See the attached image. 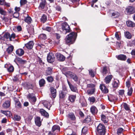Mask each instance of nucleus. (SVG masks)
<instances>
[{
	"label": "nucleus",
	"instance_id": "26",
	"mask_svg": "<svg viewBox=\"0 0 135 135\" xmlns=\"http://www.w3.org/2000/svg\"><path fill=\"white\" fill-rule=\"evenodd\" d=\"M76 97L75 95H70L69 97V100L72 103L74 102L76 98Z\"/></svg>",
	"mask_w": 135,
	"mask_h": 135
},
{
	"label": "nucleus",
	"instance_id": "28",
	"mask_svg": "<svg viewBox=\"0 0 135 135\" xmlns=\"http://www.w3.org/2000/svg\"><path fill=\"white\" fill-rule=\"evenodd\" d=\"M68 117L72 120L74 121L76 120V118L75 116L73 113H71L68 114Z\"/></svg>",
	"mask_w": 135,
	"mask_h": 135
},
{
	"label": "nucleus",
	"instance_id": "30",
	"mask_svg": "<svg viewBox=\"0 0 135 135\" xmlns=\"http://www.w3.org/2000/svg\"><path fill=\"white\" fill-rule=\"evenodd\" d=\"M118 82H117L115 81H114L112 84V86L113 88L117 89L119 86V82L118 80Z\"/></svg>",
	"mask_w": 135,
	"mask_h": 135
},
{
	"label": "nucleus",
	"instance_id": "13",
	"mask_svg": "<svg viewBox=\"0 0 135 135\" xmlns=\"http://www.w3.org/2000/svg\"><path fill=\"white\" fill-rule=\"evenodd\" d=\"M40 113L42 115L47 118H49V115L48 113L44 109H40Z\"/></svg>",
	"mask_w": 135,
	"mask_h": 135
},
{
	"label": "nucleus",
	"instance_id": "34",
	"mask_svg": "<svg viewBox=\"0 0 135 135\" xmlns=\"http://www.w3.org/2000/svg\"><path fill=\"white\" fill-rule=\"evenodd\" d=\"M1 112L2 113L4 114L7 117H10V115H11L10 111L8 110L4 111L1 110Z\"/></svg>",
	"mask_w": 135,
	"mask_h": 135
},
{
	"label": "nucleus",
	"instance_id": "59",
	"mask_svg": "<svg viewBox=\"0 0 135 135\" xmlns=\"http://www.w3.org/2000/svg\"><path fill=\"white\" fill-rule=\"evenodd\" d=\"M19 16V13L18 12H15L13 14V17L17 18Z\"/></svg>",
	"mask_w": 135,
	"mask_h": 135
},
{
	"label": "nucleus",
	"instance_id": "24",
	"mask_svg": "<svg viewBox=\"0 0 135 135\" xmlns=\"http://www.w3.org/2000/svg\"><path fill=\"white\" fill-rule=\"evenodd\" d=\"M56 57L60 61H63L65 59V57L63 55L60 54H57Z\"/></svg>",
	"mask_w": 135,
	"mask_h": 135
},
{
	"label": "nucleus",
	"instance_id": "16",
	"mask_svg": "<svg viewBox=\"0 0 135 135\" xmlns=\"http://www.w3.org/2000/svg\"><path fill=\"white\" fill-rule=\"evenodd\" d=\"M91 120V117L89 115L87 116L85 119L82 121L83 123L88 124L90 122Z\"/></svg>",
	"mask_w": 135,
	"mask_h": 135
},
{
	"label": "nucleus",
	"instance_id": "11",
	"mask_svg": "<svg viewBox=\"0 0 135 135\" xmlns=\"http://www.w3.org/2000/svg\"><path fill=\"white\" fill-rule=\"evenodd\" d=\"M67 82L71 90L73 92H76L77 91V88L76 86L72 84L68 80Z\"/></svg>",
	"mask_w": 135,
	"mask_h": 135
},
{
	"label": "nucleus",
	"instance_id": "33",
	"mask_svg": "<svg viewBox=\"0 0 135 135\" xmlns=\"http://www.w3.org/2000/svg\"><path fill=\"white\" fill-rule=\"evenodd\" d=\"M14 49V47L12 45H11L8 47L6 50L8 54H10L12 52Z\"/></svg>",
	"mask_w": 135,
	"mask_h": 135
},
{
	"label": "nucleus",
	"instance_id": "10",
	"mask_svg": "<svg viewBox=\"0 0 135 135\" xmlns=\"http://www.w3.org/2000/svg\"><path fill=\"white\" fill-rule=\"evenodd\" d=\"M100 88L102 92L104 94H107L108 93L109 90L105 85L103 84H101L100 86Z\"/></svg>",
	"mask_w": 135,
	"mask_h": 135
},
{
	"label": "nucleus",
	"instance_id": "51",
	"mask_svg": "<svg viewBox=\"0 0 135 135\" xmlns=\"http://www.w3.org/2000/svg\"><path fill=\"white\" fill-rule=\"evenodd\" d=\"M61 91L67 93L68 91L67 87L65 85L62 86V90Z\"/></svg>",
	"mask_w": 135,
	"mask_h": 135
},
{
	"label": "nucleus",
	"instance_id": "31",
	"mask_svg": "<svg viewBox=\"0 0 135 135\" xmlns=\"http://www.w3.org/2000/svg\"><path fill=\"white\" fill-rule=\"evenodd\" d=\"M60 127L57 125H55L53 126L52 128V131L54 132L55 131L57 130L58 131H60Z\"/></svg>",
	"mask_w": 135,
	"mask_h": 135
},
{
	"label": "nucleus",
	"instance_id": "17",
	"mask_svg": "<svg viewBox=\"0 0 135 135\" xmlns=\"http://www.w3.org/2000/svg\"><path fill=\"white\" fill-rule=\"evenodd\" d=\"M69 70L68 68L67 67H64L63 68L62 71V73L67 76L70 73L71 71H68Z\"/></svg>",
	"mask_w": 135,
	"mask_h": 135
},
{
	"label": "nucleus",
	"instance_id": "4",
	"mask_svg": "<svg viewBox=\"0 0 135 135\" xmlns=\"http://www.w3.org/2000/svg\"><path fill=\"white\" fill-rule=\"evenodd\" d=\"M27 98L31 102L35 103L37 100L35 95L33 93H29L27 96Z\"/></svg>",
	"mask_w": 135,
	"mask_h": 135
},
{
	"label": "nucleus",
	"instance_id": "14",
	"mask_svg": "<svg viewBox=\"0 0 135 135\" xmlns=\"http://www.w3.org/2000/svg\"><path fill=\"white\" fill-rule=\"evenodd\" d=\"M34 45V42L33 41H31L26 44V48L28 49H32Z\"/></svg>",
	"mask_w": 135,
	"mask_h": 135
},
{
	"label": "nucleus",
	"instance_id": "20",
	"mask_svg": "<svg viewBox=\"0 0 135 135\" xmlns=\"http://www.w3.org/2000/svg\"><path fill=\"white\" fill-rule=\"evenodd\" d=\"M117 58L118 60L123 61H125L127 58L126 56L124 54L118 55Z\"/></svg>",
	"mask_w": 135,
	"mask_h": 135
},
{
	"label": "nucleus",
	"instance_id": "43",
	"mask_svg": "<svg viewBox=\"0 0 135 135\" xmlns=\"http://www.w3.org/2000/svg\"><path fill=\"white\" fill-rule=\"evenodd\" d=\"M43 104L45 107L46 108L48 109L49 110L50 109V107L49 108V103L47 101L45 100L43 102Z\"/></svg>",
	"mask_w": 135,
	"mask_h": 135
},
{
	"label": "nucleus",
	"instance_id": "2",
	"mask_svg": "<svg viewBox=\"0 0 135 135\" xmlns=\"http://www.w3.org/2000/svg\"><path fill=\"white\" fill-rule=\"evenodd\" d=\"M106 132V129L104 125L100 123L96 128V133L98 135H104Z\"/></svg>",
	"mask_w": 135,
	"mask_h": 135
},
{
	"label": "nucleus",
	"instance_id": "64",
	"mask_svg": "<svg viewBox=\"0 0 135 135\" xmlns=\"http://www.w3.org/2000/svg\"><path fill=\"white\" fill-rule=\"evenodd\" d=\"M43 30H44L47 31L49 32H50L51 30V28L50 27H47Z\"/></svg>",
	"mask_w": 135,
	"mask_h": 135
},
{
	"label": "nucleus",
	"instance_id": "57",
	"mask_svg": "<svg viewBox=\"0 0 135 135\" xmlns=\"http://www.w3.org/2000/svg\"><path fill=\"white\" fill-rule=\"evenodd\" d=\"M14 118L15 120L19 121L21 119V117L17 115H15Z\"/></svg>",
	"mask_w": 135,
	"mask_h": 135
},
{
	"label": "nucleus",
	"instance_id": "23",
	"mask_svg": "<svg viewBox=\"0 0 135 135\" xmlns=\"http://www.w3.org/2000/svg\"><path fill=\"white\" fill-rule=\"evenodd\" d=\"M67 93L61 90L59 92V97L60 99H63L65 98Z\"/></svg>",
	"mask_w": 135,
	"mask_h": 135
},
{
	"label": "nucleus",
	"instance_id": "40",
	"mask_svg": "<svg viewBox=\"0 0 135 135\" xmlns=\"http://www.w3.org/2000/svg\"><path fill=\"white\" fill-rule=\"evenodd\" d=\"M119 15V13L117 11L113 12L112 14V17L114 18H117Z\"/></svg>",
	"mask_w": 135,
	"mask_h": 135
},
{
	"label": "nucleus",
	"instance_id": "1",
	"mask_svg": "<svg viewBox=\"0 0 135 135\" xmlns=\"http://www.w3.org/2000/svg\"><path fill=\"white\" fill-rule=\"evenodd\" d=\"M77 33L76 32H72L68 35L66 37V43L67 44H72L75 42L76 38Z\"/></svg>",
	"mask_w": 135,
	"mask_h": 135
},
{
	"label": "nucleus",
	"instance_id": "32",
	"mask_svg": "<svg viewBox=\"0 0 135 135\" xmlns=\"http://www.w3.org/2000/svg\"><path fill=\"white\" fill-rule=\"evenodd\" d=\"M46 79L49 83H52L54 80V78L52 75H50L46 78Z\"/></svg>",
	"mask_w": 135,
	"mask_h": 135
},
{
	"label": "nucleus",
	"instance_id": "15",
	"mask_svg": "<svg viewBox=\"0 0 135 135\" xmlns=\"http://www.w3.org/2000/svg\"><path fill=\"white\" fill-rule=\"evenodd\" d=\"M35 121L36 125L39 127L41 126V121L40 117H36L35 119Z\"/></svg>",
	"mask_w": 135,
	"mask_h": 135
},
{
	"label": "nucleus",
	"instance_id": "60",
	"mask_svg": "<svg viewBox=\"0 0 135 135\" xmlns=\"http://www.w3.org/2000/svg\"><path fill=\"white\" fill-rule=\"evenodd\" d=\"M113 96H111L110 97L108 96V100L111 102H113L114 101L115 99L113 98Z\"/></svg>",
	"mask_w": 135,
	"mask_h": 135
},
{
	"label": "nucleus",
	"instance_id": "48",
	"mask_svg": "<svg viewBox=\"0 0 135 135\" xmlns=\"http://www.w3.org/2000/svg\"><path fill=\"white\" fill-rule=\"evenodd\" d=\"M41 21L42 22L45 23L47 20V17L46 15L43 14L41 18Z\"/></svg>",
	"mask_w": 135,
	"mask_h": 135
},
{
	"label": "nucleus",
	"instance_id": "27",
	"mask_svg": "<svg viewBox=\"0 0 135 135\" xmlns=\"http://www.w3.org/2000/svg\"><path fill=\"white\" fill-rule=\"evenodd\" d=\"M45 84L46 81L43 78L41 79L39 81V84L40 87L44 86Z\"/></svg>",
	"mask_w": 135,
	"mask_h": 135
},
{
	"label": "nucleus",
	"instance_id": "37",
	"mask_svg": "<svg viewBox=\"0 0 135 135\" xmlns=\"http://www.w3.org/2000/svg\"><path fill=\"white\" fill-rule=\"evenodd\" d=\"M46 3V2L45 1H42L40 3L39 7L42 9H44Z\"/></svg>",
	"mask_w": 135,
	"mask_h": 135
},
{
	"label": "nucleus",
	"instance_id": "5",
	"mask_svg": "<svg viewBox=\"0 0 135 135\" xmlns=\"http://www.w3.org/2000/svg\"><path fill=\"white\" fill-rule=\"evenodd\" d=\"M11 99L9 98L6 100L2 104L3 107L5 109L9 108L11 106Z\"/></svg>",
	"mask_w": 135,
	"mask_h": 135
},
{
	"label": "nucleus",
	"instance_id": "29",
	"mask_svg": "<svg viewBox=\"0 0 135 135\" xmlns=\"http://www.w3.org/2000/svg\"><path fill=\"white\" fill-rule=\"evenodd\" d=\"M100 117L101 120L104 123H107L108 122V121L107 120V117L104 115L102 114Z\"/></svg>",
	"mask_w": 135,
	"mask_h": 135
},
{
	"label": "nucleus",
	"instance_id": "62",
	"mask_svg": "<svg viewBox=\"0 0 135 135\" xmlns=\"http://www.w3.org/2000/svg\"><path fill=\"white\" fill-rule=\"evenodd\" d=\"M123 130V129L122 128H119L117 130V134H118L119 133H121Z\"/></svg>",
	"mask_w": 135,
	"mask_h": 135
},
{
	"label": "nucleus",
	"instance_id": "42",
	"mask_svg": "<svg viewBox=\"0 0 135 135\" xmlns=\"http://www.w3.org/2000/svg\"><path fill=\"white\" fill-rule=\"evenodd\" d=\"M10 34L8 32H6L4 33L3 36L4 38V41L5 40V38L6 39H9Z\"/></svg>",
	"mask_w": 135,
	"mask_h": 135
},
{
	"label": "nucleus",
	"instance_id": "21",
	"mask_svg": "<svg viewBox=\"0 0 135 135\" xmlns=\"http://www.w3.org/2000/svg\"><path fill=\"white\" fill-rule=\"evenodd\" d=\"M113 78L112 75H110L107 76L104 79L105 82L107 84H109Z\"/></svg>",
	"mask_w": 135,
	"mask_h": 135
},
{
	"label": "nucleus",
	"instance_id": "47",
	"mask_svg": "<svg viewBox=\"0 0 135 135\" xmlns=\"http://www.w3.org/2000/svg\"><path fill=\"white\" fill-rule=\"evenodd\" d=\"M95 88H93L87 90V93L88 94L92 95L94 94L95 91Z\"/></svg>",
	"mask_w": 135,
	"mask_h": 135
},
{
	"label": "nucleus",
	"instance_id": "58",
	"mask_svg": "<svg viewBox=\"0 0 135 135\" xmlns=\"http://www.w3.org/2000/svg\"><path fill=\"white\" fill-rule=\"evenodd\" d=\"M89 74L92 78L94 77L95 75V73L92 70L89 71Z\"/></svg>",
	"mask_w": 135,
	"mask_h": 135
},
{
	"label": "nucleus",
	"instance_id": "38",
	"mask_svg": "<svg viewBox=\"0 0 135 135\" xmlns=\"http://www.w3.org/2000/svg\"><path fill=\"white\" fill-rule=\"evenodd\" d=\"M33 88L34 85L31 83H28L26 85V88L28 89H33Z\"/></svg>",
	"mask_w": 135,
	"mask_h": 135
},
{
	"label": "nucleus",
	"instance_id": "39",
	"mask_svg": "<svg viewBox=\"0 0 135 135\" xmlns=\"http://www.w3.org/2000/svg\"><path fill=\"white\" fill-rule=\"evenodd\" d=\"M126 24L127 26L129 27H133L135 26L134 24L131 21H128L126 22Z\"/></svg>",
	"mask_w": 135,
	"mask_h": 135
},
{
	"label": "nucleus",
	"instance_id": "22",
	"mask_svg": "<svg viewBox=\"0 0 135 135\" xmlns=\"http://www.w3.org/2000/svg\"><path fill=\"white\" fill-rule=\"evenodd\" d=\"M0 5L7 7H10V3H7L5 1V0H0Z\"/></svg>",
	"mask_w": 135,
	"mask_h": 135
},
{
	"label": "nucleus",
	"instance_id": "6",
	"mask_svg": "<svg viewBox=\"0 0 135 135\" xmlns=\"http://www.w3.org/2000/svg\"><path fill=\"white\" fill-rule=\"evenodd\" d=\"M62 28L63 31L65 30L66 32H69L70 31V26L66 22H64L61 24Z\"/></svg>",
	"mask_w": 135,
	"mask_h": 135
},
{
	"label": "nucleus",
	"instance_id": "54",
	"mask_svg": "<svg viewBox=\"0 0 135 135\" xmlns=\"http://www.w3.org/2000/svg\"><path fill=\"white\" fill-rule=\"evenodd\" d=\"M102 71L104 74H106L108 73V71L106 66H105L103 68Z\"/></svg>",
	"mask_w": 135,
	"mask_h": 135
},
{
	"label": "nucleus",
	"instance_id": "50",
	"mask_svg": "<svg viewBox=\"0 0 135 135\" xmlns=\"http://www.w3.org/2000/svg\"><path fill=\"white\" fill-rule=\"evenodd\" d=\"M88 100L90 102H92L93 103H94L96 100L95 98L93 96L91 97H89L88 98Z\"/></svg>",
	"mask_w": 135,
	"mask_h": 135
},
{
	"label": "nucleus",
	"instance_id": "35",
	"mask_svg": "<svg viewBox=\"0 0 135 135\" xmlns=\"http://www.w3.org/2000/svg\"><path fill=\"white\" fill-rule=\"evenodd\" d=\"M32 19L30 16H29L27 14V16L26 17V22L28 24H30L31 23Z\"/></svg>",
	"mask_w": 135,
	"mask_h": 135
},
{
	"label": "nucleus",
	"instance_id": "52",
	"mask_svg": "<svg viewBox=\"0 0 135 135\" xmlns=\"http://www.w3.org/2000/svg\"><path fill=\"white\" fill-rule=\"evenodd\" d=\"M133 91V89L132 87L128 88V91L127 93V94L128 96H131L132 95Z\"/></svg>",
	"mask_w": 135,
	"mask_h": 135
},
{
	"label": "nucleus",
	"instance_id": "46",
	"mask_svg": "<svg viewBox=\"0 0 135 135\" xmlns=\"http://www.w3.org/2000/svg\"><path fill=\"white\" fill-rule=\"evenodd\" d=\"M0 14L2 15L5 16L6 15L7 12L3 8L0 7Z\"/></svg>",
	"mask_w": 135,
	"mask_h": 135
},
{
	"label": "nucleus",
	"instance_id": "49",
	"mask_svg": "<svg viewBox=\"0 0 135 135\" xmlns=\"http://www.w3.org/2000/svg\"><path fill=\"white\" fill-rule=\"evenodd\" d=\"M123 106L124 109L128 111L130 110V108L129 105H128L127 103H124L123 104Z\"/></svg>",
	"mask_w": 135,
	"mask_h": 135
},
{
	"label": "nucleus",
	"instance_id": "63",
	"mask_svg": "<svg viewBox=\"0 0 135 135\" xmlns=\"http://www.w3.org/2000/svg\"><path fill=\"white\" fill-rule=\"evenodd\" d=\"M81 104L82 107H86L87 105V103L85 101H82L81 102Z\"/></svg>",
	"mask_w": 135,
	"mask_h": 135
},
{
	"label": "nucleus",
	"instance_id": "61",
	"mask_svg": "<svg viewBox=\"0 0 135 135\" xmlns=\"http://www.w3.org/2000/svg\"><path fill=\"white\" fill-rule=\"evenodd\" d=\"M79 114L81 118H83L84 117V114L81 111L79 112Z\"/></svg>",
	"mask_w": 135,
	"mask_h": 135
},
{
	"label": "nucleus",
	"instance_id": "36",
	"mask_svg": "<svg viewBox=\"0 0 135 135\" xmlns=\"http://www.w3.org/2000/svg\"><path fill=\"white\" fill-rule=\"evenodd\" d=\"M16 60L18 63L22 64H24L25 63V60H23L21 58L19 57H17Z\"/></svg>",
	"mask_w": 135,
	"mask_h": 135
},
{
	"label": "nucleus",
	"instance_id": "56",
	"mask_svg": "<svg viewBox=\"0 0 135 135\" xmlns=\"http://www.w3.org/2000/svg\"><path fill=\"white\" fill-rule=\"evenodd\" d=\"M95 84H87V88H94L95 87Z\"/></svg>",
	"mask_w": 135,
	"mask_h": 135
},
{
	"label": "nucleus",
	"instance_id": "19",
	"mask_svg": "<svg viewBox=\"0 0 135 135\" xmlns=\"http://www.w3.org/2000/svg\"><path fill=\"white\" fill-rule=\"evenodd\" d=\"M53 68L48 67L47 68L45 72L46 75H50L52 74L53 73Z\"/></svg>",
	"mask_w": 135,
	"mask_h": 135
},
{
	"label": "nucleus",
	"instance_id": "9",
	"mask_svg": "<svg viewBox=\"0 0 135 135\" xmlns=\"http://www.w3.org/2000/svg\"><path fill=\"white\" fill-rule=\"evenodd\" d=\"M68 76H69L74 81L77 82L78 80V78L77 76L74 73L71 72Z\"/></svg>",
	"mask_w": 135,
	"mask_h": 135
},
{
	"label": "nucleus",
	"instance_id": "41",
	"mask_svg": "<svg viewBox=\"0 0 135 135\" xmlns=\"http://www.w3.org/2000/svg\"><path fill=\"white\" fill-rule=\"evenodd\" d=\"M38 38L39 39L45 40L47 38V36L45 34L42 33L38 35Z\"/></svg>",
	"mask_w": 135,
	"mask_h": 135
},
{
	"label": "nucleus",
	"instance_id": "55",
	"mask_svg": "<svg viewBox=\"0 0 135 135\" xmlns=\"http://www.w3.org/2000/svg\"><path fill=\"white\" fill-rule=\"evenodd\" d=\"M16 37V35L15 33H13L11 35H10L9 38V41H12V38L14 39Z\"/></svg>",
	"mask_w": 135,
	"mask_h": 135
},
{
	"label": "nucleus",
	"instance_id": "44",
	"mask_svg": "<svg viewBox=\"0 0 135 135\" xmlns=\"http://www.w3.org/2000/svg\"><path fill=\"white\" fill-rule=\"evenodd\" d=\"M124 35L125 37L128 39H131L132 37L131 34L128 31L125 32Z\"/></svg>",
	"mask_w": 135,
	"mask_h": 135
},
{
	"label": "nucleus",
	"instance_id": "18",
	"mask_svg": "<svg viewBox=\"0 0 135 135\" xmlns=\"http://www.w3.org/2000/svg\"><path fill=\"white\" fill-rule=\"evenodd\" d=\"M50 90L52 97L55 98L56 96V90L53 87H51L50 88Z\"/></svg>",
	"mask_w": 135,
	"mask_h": 135
},
{
	"label": "nucleus",
	"instance_id": "7",
	"mask_svg": "<svg viewBox=\"0 0 135 135\" xmlns=\"http://www.w3.org/2000/svg\"><path fill=\"white\" fill-rule=\"evenodd\" d=\"M13 99L15 108L18 109L21 108L22 107V105L20 102L19 101L18 99L15 97H13Z\"/></svg>",
	"mask_w": 135,
	"mask_h": 135
},
{
	"label": "nucleus",
	"instance_id": "3",
	"mask_svg": "<svg viewBox=\"0 0 135 135\" xmlns=\"http://www.w3.org/2000/svg\"><path fill=\"white\" fill-rule=\"evenodd\" d=\"M125 12L128 15L133 14L135 12V8L132 6H128L126 9Z\"/></svg>",
	"mask_w": 135,
	"mask_h": 135
},
{
	"label": "nucleus",
	"instance_id": "45",
	"mask_svg": "<svg viewBox=\"0 0 135 135\" xmlns=\"http://www.w3.org/2000/svg\"><path fill=\"white\" fill-rule=\"evenodd\" d=\"M87 129L86 128L84 127L82 129L81 135H85L87 133Z\"/></svg>",
	"mask_w": 135,
	"mask_h": 135
},
{
	"label": "nucleus",
	"instance_id": "12",
	"mask_svg": "<svg viewBox=\"0 0 135 135\" xmlns=\"http://www.w3.org/2000/svg\"><path fill=\"white\" fill-rule=\"evenodd\" d=\"M90 112L93 115H95L98 113V110L95 106L92 105L90 109Z\"/></svg>",
	"mask_w": 135,
	"mask_h": 135
},
{
	"label": "nucleus",
	"instance_id": "25",
	"mask_svg": "<svg viewBox=\"0 0 135 135\" xmlns=\"http://www.w3.org/2000/svg\"><path fill=\"white\" fill-rule=\"evenodd\" d=\"M16 54L20 56H21L24 54V51L22 49H18L16 51Z\"/></svg>",
	"mask_w": 135,
	"mask_h": 135
},
{
	"label": "nucleus",
	"instance_id": "53",
	"mask_svg": "<svg viewBox=\"0 0 135 135\" xmlns=\"http://www.w3.org/2000/svg\"><path fill=\"white\" fill-rule=\"evenodd\" d=\"M14 70L13 67L12 66H10L8 69V71L9 72H13Z\"/></svg>",
	"mask_w": 135,
	"mask_h": 135
},
{
	"label": "nucleus",
	"instance_id": "8",
	"mask_svg": "<svg viewBox=\"0 0 135 135\" xmlns=\"http://www.w3.org/2000/svg\"><path fill=\"white\" fill-rule=\"evenodd\" d=\"M47 60V61L50 63L54 62L55 60V57L52 53H49L48 55Z\"/></svg>",
	"mask_w": 135,
	"mask_h": 135
}]
</instances>
